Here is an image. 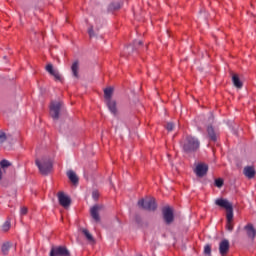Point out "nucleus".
Here are the masks:
<instances>
[{
	"mask_svg": "<svg viewBox=\"0 0 256 256\" xmlns=\"http://www.w3.org/2000/svg\"><path fill=\"white\" fill-rule=\"evenodd\" d=\"M27 213V207H22L20 210V215H25Z\"/></svg>",
	"mask_w": 256,
	"mask_h": 256,
	"instance_id": "obj_33",
	"label": "nucleus"
},
{
	"mask_svg": "<svg viewBox=\"0 0 256 256\" xmlns=\"http://www.w3.org/2000/svg\"><path fill=\"white\" fill-rule=\"evenodd\" d=\"M58 201L59 204L64 207V209H67L71 205V198L63 192L58 193Z\"/></svg>",
	"mask_w": 256,
	"mask_h": 256,
	"instance_id": "obj_9",
	"label": "nucleus"
},
{
	"mask_svg": "<svg viewBox=\"0 0 256 256\" xmlns=\"http://www.w3.org/2000/svg\"><path fill=\"white\" fill-rule=\"evenodd\" d=\"M82 233H83V235H85V237H86L87 241H89V243H95V238H93V235H91L89 230L82 229Z\"/></svg>",
	"mask_w": 256,
	"mask_h": 256,
	"instance_id": "obj_20",
	"label": "nucleus"
},
{
	"mask_svg": "<svg viewBox=\"0 0 256 256\" xmlns=\"http://www.w3.org/2000/svg\"><path fill=\"white\" fill-rule=\"evenodd\" d=\"M88 34L90 37H95V32L93 31V26H91L89 29H88Z\"/></svg>",
	"mask_w": 256,
	"mask_h": 256,
	"instance_id": "obj_31",
	"label": "nucleus"
},
{
	"mask_svg": "<svg viewBox=\"0 0 256 256\" xmlns=\"http://www.w3.org/2000/svg\"><path fill=\"white\" fill-rule=\"evenodd\" d=\"M106 105L112 115H117V102L115 100H106Z\"/></svg>",
	"mask_w": 256,
	"mask_h": 256,
	"instance_id": "obj_15",
	"label": "nucleus"
},
{
	"mask_svg": "<svg viewBox=\"0 0 256 256\" xmlns=\"http://www.w3.org/2000/svg\"><path fill=\"white\" fill-rule=\"evenodd\" d=\"M207 133L211 141H217V133L215 132V129H213V126L207 127Z\"/></svg>",
	"mask_w": 256,
	"mask_h": 256,
	"instance_id": "obj_19",
	"label": "nucleus"
},
{
	"mask_svg": "<svg viewBox=\"0 0 256 256\" xmlns=\"http://www.w3.org/2000/svg\"><path fill=\"white\" fill-rule=\"evenodd\" d=\"M214 119H215V118H214L213 116H210L209 121H210V122H213Z\"/></svg>",
	"mask_w": 256,
	"mask_h": 256,
	"instance_id": "obj_36",
	"label": "nucleus"
},
{
	"mask_svg": "<svg viewBox=\"0 0 256 256\" xmlns=\"http://www.w3.org/2000/svg\"><path fill=\"white\" fill-rule=\"evenodd\" d=\"M71 71H72V77L78 80L79 79V61L73 62L71 66Z\"/></svg>",
	"mask_w": 256,
	"mask_h": 256,
	"instance_id": "obj_16",
	"label": "nucleus"
},
{
	"mask_svg": "<svg viewBox=\"0 0 256 256\" xmlns=\"http://www.w3.org/2000/svg\"><path fill=\"white\" fill-rule=\"evenodd\" d=\"M166 129L167 131H173V129H175V124H173V122H168L166 124Z\"/></svg>",
	"mask_w": 256,
	"mask_h": 256,
	"instance_id": "obj_29",
	"label": "nucleus"
},
{
	"mask_svg": "<svg viewBox=\"0 0 256 256\" xmlns=\"http://www.w3.org/2000/svg\"><path fill=\"white\" fill-rule=\"evenodd\" d=\"M215 205H217L218 207H222L223 209H226L227 222H233V204L231 202L223 198H219L215 200Z\"/></svg>",
	"mask_w": 256,
	"mask_h": 256,
	"instance_id": "obj_3",
	"label": "nucleus"
},
{
	"mask_svg": "<svg viewBox=\"0 0 256 256\" xmlns=\"http://www.w3.org/2000/svg\"><path fill=\"white\" fill-rule=\"evenodd\" d=\"M229 240L224 239L219 243V253L221 256H226L229 253Z\"/></svg>",
	"mask_w": 256,
	"mask_h": 256,
	"instance_id": "obj_11",
	"label": "nucleus"
},
{
	"mask_svg": "<svg viewBox=\"0 0 256 256\" xmlns=\"http://www.w3.org/2000/svg\"><path fill=\"white\" fill-rule=\"evenodd\" d=\"M9 249H11V243L6 242L2 245V253L4 255H7V253H9Z\"/></svg>",
	"mask_w": 256,
	"mask_h": 256,
	"instance_id": "obj_22",
	"label": "nucleus"
},
{
	"mask_svg": "<svg viewBox=\"0 0 256 256\" xmlns=\"http://www.w3.org/2000/svg\"><path fill=\"white\" fill-rule=\"evenodd\" d=\"M7 141V134L5 132L0 131V145H3Z\"/></svg>",
	"mask_w": 256,
	"mask_h": 256,
	"instance_id": "obj_25",
	"label": "nucleus"
},
{
	"mask_svg": "<svg viewBox=\"0 0 256 256\" xmlns=\"http://www.w3.org/2000/svg\"><path fill=\"white\" fill-rule=\"evenodd\" d=\"M226 228H227L229 231H233V222H227Z\"/></svg>",
	"mask_w": 256,
	"mask_h": 256,
	"instance_id": "obj_32",
	"label": "nucleus"
},
{
	"mask_svg": "<svg viewBox=\"0 0 256 256\" xmlns=\"http://www.w3.org/2000/svg\"><path fill=\"white\" fill-rule=\"evenodd\" d=\"M163 219L166 225H171L175 221V216L173 215V209L171 207H164L162 209Z\"/></svg>",
	"mask_w": 256,
	"mask_h": 256,
	"instance_id": "obj_5",
	"label": "nucleus"
},
{
	"mask_svg": "<svg viewBox=\"0 0 256 256\" xmlns=\"http://www.w3.org/2000/svg\"><path fill=\"white\" fill-rule=\"evenodd\" d=\"M138 206L142 207L146 211H156L157 210V202L153 198L150 199H141L138 201Z\"/></svg>",
	"mask_w": 256,
	"mask_h": 256,
	"instance_id": "obj_4",
	"label": "nucleus"
},
{
	"mask_svg": "<svg viewBox=\"0 0 256 256\" xmlns=\"http://www.w3.org/2000/svg\"><path fill=\"white\" fill-rule=\"evenodd\" d=\"M243 174L247 179H255L256 170L253 166H246L244 167Z\"/></svg>",
	"mask_w": 256,
	"mask_h": 256,
	"instance_id": "obj_14",
	"label": "nucleus"
},
{
	"mask_svg": "<svg viewBox=\"0 0 256 256\" xmlns=\"http://www.w3.org/2000/svg\"><path fill=\"white\" fill-rule=\"evenodd\" d=\"M103 209V206L101 205H94L91 209H90V215L92 217V219H94V221L96 223H100L101 222V216H99V212Z\"/></svg>",
	"mask_w": 256,
	"mask_h": 256,
	"instance_id": "obj_8",
	"label": "nucleus"
},
{
	"mask_svg": "<svg viewBox=\"0 0 256 256\" xmlns=\"http://www.w3.org/2000/svg\"><path fill=\"white\" fill-rule=\"evenodd\" d=\"M215 185H216V187L221 189V187H223V179H221V178L216 179L215 180Z\"/></svg>",
	"mask_w": 256,
	"mask_h": 256,
	"instance_id": "obj_28",
	"label": "nucleus"
},
{
	"mask_svg": "<svg viewBox=\"0 0 256 256\" xmlns=\"http://www.w3.org/2000/svg\"><path fill=\"white\" fill-rule=\"evenodd\" d=\"M129 49H133V47H128L127 50L129 51Z\"/></svg>",
	"mask_w": 256,
	"mask_h": 256,
	"instance_id": "obj_37",
	"label": "nucleus"
},
{
	"mask_svg": "<svg viewBox=\"0 0 256 256\" xmlns=\"http://www.w3.org/2000/svg\"><path fill=\"white\" fill-rule=\"evenodd\" d=\"M69 250L63 246L52 247L50 250V256H69Z\"/></svg>",
	"mask_w": 256,
	"mask_h": 256,
	"instance_id": "obj_7",
	"label": "nucleus"
},
{
	"mask_svg": "<svg viewBox=\"0 0 256 256\" xmlns=\"http://www.w3.org/2000/svg\"><path fill=\"white\" fill-rule=\"evenodd\" d=\"M0 167L2 169H7V167H11V162H9V160H6V159L1 160L0 161Z\"/></svg>",
	"mask_w": 256,
	"mask_h": 256,
	"instance_id": "obj_24",
	"label": "nucleus"
},
{
	"mask_svg": "<svg viewBox=\"0 0 256 256\" xmlns=\"http://www.w3.org/2000/svg\"><path fill=\"white\" fill-rule=\"evenodd\" d=\"M104 97L106 101L112 100L111 97H113V88L108 87L104 90Z\"/></svg>",
	"mask_w": 256,
	"mask_h": 256,
	"instance_id": "obj_21",
	"label": "nucleus"
},
{
	"mask_svg": "<svg viewBox=\"0 0 256 256\" xmlns=\"http://www.w3.org/2000/svg\"><path fill=\"white\" fill-rule=\"evenodd\" d=\"M109 9L110 11H117V9H121V4L118 2L111 3Z\"/></svg>",
	"mask_w": 256,
	"mask_h": 256,
	"instance_id": "obj_23",
	"label": "nucleus"
},
{
	"mask_svg": "<svg viewBox=\"0 0 256 256\" xmlns=\"http://www.w3.org/2000/svg\"><path fill=\"white\" fill-rule=\"evenodd\" d=\"M46 71L54 77L55 81H61V74L59 73V70L53 68V64H48L46 66Z\"/></svg>",
	"mask_w": 256,
	"mask_h": 256,
	"instance_id": "obj_12",
	"label": "nucleus"
},
{
	"mask_svg": "<svg viewBox=\"0 0 256 256\" xmlns=\"http://www.w3.org/2000/svg\"><path fill=\"white\" fill-rule=\"evenodd\" d=\"M92 197L95 201H97L99 199V192L97 191H93L92 192Z\"/></svg>",
	"mask_w": 256,
	"mask_h": 256,
	"instance_id": "obj_30",
	"label": "nucleus"
},
{
	"mask_svg": "<svg viewBox=\"0 0 256 256\" xmlns=\"http://www.w3.org/2000/svg\"><path fill=\"white\" fill-rule=\"evenodd\" d=\"M35 164L42 175H49V172L53 170V162L47 157H44L41 160L36 159Z\"/></svg>",
	"mask_w": 256,
	"mask_h": 256,
	"instance_id": "obj_2",
	"label": "nucleus"
},
{
	"mask_svg": "<svg viewBox=\"0 0 256 256\" xmlns=\"http://www.w3.org/2000/svg\"><path fill=\"white\" fill-rule=\"evenodd\" d=\"M209 171V166L207 164L200 163L195 168V173L197 177H205Z\"/></svg>",
	"mask_w": 256,
	"mask_h": 256,
	"instance_id": "obj_10",
	"label": "nucleus"
},
{
	"mask_svg": "<svg viewBox=\"0 0 256 256\" xmlns=\"http://www.w3.org/2000/svg\"><path fill=\"white\" fill-rule=\"evenodd\" d=\"M204 255L211 256V245L206 244V245L204 246Z\"/></svg>",
	"mask_w": 256,
	"mask_h": 256,
	"instance_id": "obj_26",
	"label": "nucleus"
},
{
	"mask_svg": "<svg viewBox=\"0 0 256 256\" xmlns=\"http://www.w3.org/2000/svg\"><path fill=\"white\" fill-rule=\"evenodd\" d=\"M3 231H9L11 229V222L6 221L2 226Z\"/></svg>",
	"mask_w": 256,
	"mask_h": 256,
	"instance_id": "obj_27",
	"label": "nucleus"
},
{
	"mask_svg": "<svg viewBox=\"0 0 256 256\" xmlns=\"http://www.w3.org/2000/svg\"><path fill=\"white\" fill-rule=\"evenodd\" d=\"M180 147L183 153H186V155H191V153H197V151H199L201 142L199 141V138L195 136L186 135L180 141Z\"/></svg>",
	"mask_w": 256,
	"mask_h": 256,
	"instance_id": "obj_1",
	"label": "nucleus"
},
{
	"mask_svg": "<svg viewBox=\"0 0 256 256\" xmlns=\"http://www.w3.org/2000/svg\"><path fill=\"white\" fill-rule=\"evenodd\" d=\"M244 231H245L248 239H252V240L255 239L256 229L253 226V224L249 223L246 226H244Z\"/></svg>",
	"mask_w": 256,
	"mask_h": 256,
	"instance_id": "obj_13",
	"label": "nucleus"
},
{
	"mask_svg": "<svg viewBox=\"0 0 256 256\" xmlns=\"http://www.w3.org/2000/svg\"><path fill=\"white\" fill-rule=\"evenodd\" d=\"M1 179H3V172L1 171V168H0V181Z\"/></svg>",
	"mask_w": 256,
	"mask_h": 256,
	"instance_id": "obj_35",
	"label": "nucleus"
},
{
	"mask_svg": "<svg viewBox=\"0 0 256 256\" xmlns=\"http://www.w3.org/2000/svg\"><path fill=\"white\" fill-rule=\"evenodd\" d=\"M61 102H52L50 105V115L51 117L57 121L59 119V113L61 112Z\"/></svg>",
	"mask_w": 256,
	"mask_h": 256,
	"instance_id": "obj_6",
	"label": "nucleus"
},
{
	"mask_svg": "<svg viewBox=\"0 0 256 256\" xmlns=\"http://www.w3.org/2000/svg\"><path fill=\"white\" fill-rule=\"evenodd\" d=\"M232 83L237 89L243 88V82H241V79H239V76L237 74H234L232 76Z\"/></svg>",
	"mask_w": 256,
	"mask_h": 256,
	"instance_id": "obj_18",
	"label": "nucleus"
},
{
	"mask_svg": "<svg viewBox=\"0 0 256 256\" xmlns=\"http://www.w3.org/2000/svg\"><path fill=\"white\" fill-rule=\"evenodd\" d=\"M137 45H143V42L135 40L133 43V47H137Z\"/></svg>",
	"mask_w": 256,
	"mask_h": 256,
	"instance_id": "obj_34",
	"label": "nucleus"
},
{
	"mask_svg": "<svg viewBox=\"0 0 256 256\" xmlns=\"http://www.w3.org/2000/svg\"><path fill=\"white\" fill-rule=\"evenodd\" d=\"M67 177L68 179H70L71 183H73V185H77V183H79V178L77 177V174H75V172L73 170H69L67 172Z\"/></svg>",
	"mask_w": 256,
	"mask_h": 256,
	"instance_id": "obj_17",
	"label": "nucleus"
}]
</instances>
